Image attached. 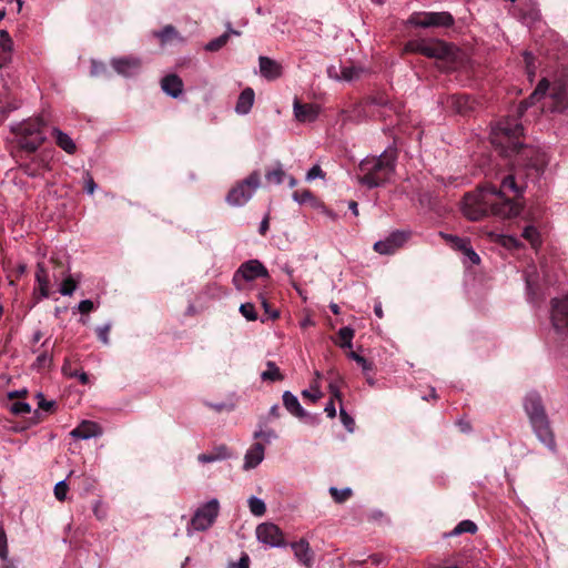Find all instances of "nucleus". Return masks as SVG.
Wrapping results in <instances>:
<instances>
[{
	"instance_id": "1",
	"label": "nucleus",
	"mask_w": 568,
	"mask_h": 568,
	"mask_svg": "<svg viewBox=\"0 0 568 568\" xmlns=\"http://www.w3.org/2000/svg\"><path fill=\"white\" fill-rule=\"evenodd\" d=\"M550 90V98L556 102V109H562L568 105V77L560 78L550 87L546 79L539 81L534 92L517 106L515 116H507L499 121L491 129V144L499 149L505 156L518 154L521 150L526 153L530 149L524 148L521 142L524 128L519 122V116L531 105L542 99L546 92Z\"/></svg>"
},
{
	"instance_id": "2",
	"label": "nucleus",
	"mask_w": 568,
	"mask_h": 568,
	"mask_svg": "<svg viewBox=\"0 0 568 568\" xmlns=\"http://www.w3.org/2000/svg\"><path fill=\"white\" fill-rule=\"evenodd\" d=\"M491 196L501 199V194L497 187L486 184L478 187L476 192L467 193L463 200V213L471 221H479L489 214L503 219H510L519 215L521 211L520 204L515 201L496 202Z\"/></svg>"
},
{
	"instance_id": "3",
	"label": "nucleus",
	"mask_w": 568,
	"mask_h": 568,
	"mask_svg": "<svg viewBox=\"0 0 568 568\" xmlns=\"http://www.w3.org/2000/svg\"><path fill=\"white\" fill-rule=\"evenodd\" d=\"M396 159L397 151L393 148L386 149L379 156L364 159L359 164L364 173L359 183L369 189L385 184L395 172Z\"/></svg>"
},
{
	"instance_id": "4",
	"label": "nucleus",
	"mask_w": 568,
	"mask_h": 568,
	"mask_svg": "<svg viewBox=\"0 0 568 568\" xmlns=\"http://www.w3.org/2000/svg\"><path fill=\"white\" fill-rule=\"evenodd\" d=\"M524 408L537 438L549 449L555 450V436L539 394L529 392L525 397Z\"/></svg>"
},
{
	"instance_id": "5",
	"label": "nucleus",
	"mask_w": 568,
	"mask_h": 568,
	"mask_svg": "<svg viewBox=\"0 0 568 568\" xmlns=\"http://www.w3.org/2000/svg\"><path fill=\"white\" fill-rule=\"evenodd\" d=\"M44 122L41 118H32L11 124V132L17 136L20 149L36 152L45 141L43 132Z\"/></svg>"
},
{
	"instance_id": "6",
	"label": "nucleus",
	"mask_w": 568,
	"mask_h": 568,
	"mask_svg": "<svg viewBox=\"0 0 568 568\" xmlns=\"http://www.w3.org/2000/svg\"><path fill=\"white\" fill-rule=\"evenodd\" d=\"M406 53H419L430 59L452 62L455 59V47L438 39H413L404 47Z\"/></svg>"
},
{
	"instance_id": "7",
	"label": "nucleus",
	"mask_w": 568,
	"mask_h": 568,
	"mask_svg": "<svg viewBox=\"0 0 568 568\" xmlns=\"http://www.w3.org/2000/svg\"><path fill=\"white\" fill-rule=\"evenodd\" d=\"M261 176L257 171L252 172L246 179L234 185L226 195V202L231 206H243L254 195L260 186Z\"/></svg>"
},
{
	"instance_id": "8",
	"label": "nucleus",
	"mask_w": 568,
	"mask_h": 568,
	"mask_svg": "<svg viewBox=\"0 0 568 568\" xmlns=\"http://www.w3.org/2000/svg\"><path fill=\"white\" fill-rule=\"evenodd\" d=\"M219 513L220 503L216 498H213L200 506L186 527L187 536H191L194 531H204L209 529L214 524Z\"/></svg>"
},
{
	"instance_id": "9",
	"label": "nucleus",
	"mask_w": 568,
	"mask_h": 568,
	"mask_svg": "<svg viewBox=\"0 0 568 568\" xmlns=\"http://www.w3.org/2000/svg\"><path fill=\"white\" fill-rule=\"evenodd\" d=\"M454 17L447 12H414L407 23L418 28H449L454 24Z\"/></svg>"
},
{
	"instance_id": "10",
	"label": "nucleus",
	"mask_w": 568,
	"mask_h": 568,
	"mask_svg": "<svg viewBox=\"0 0 568 568\" xmlns=\"http://www.w3.org/2000/svg\"><path fill=\"white\" fill-rule=\"evenodd\" d=\"M258 277L268 278V271L258 260H250L241 264L234 273L233 284L237 290H242V281L251 282Z\"/></svg>"
},
{
	"instance_id": "11",
	"label": "nucleus",
	"mask_w": 568,
	"mask_h": 568,
	"mask_svg": "<svg viewBox=\"0 0 568 568\" xmlns=\"http://www.w3.org/2000/svg\"><path fill=\"white\" fill-rule=\"evenodd\" d=\"M551 323L558 334L568 331V295L551 300Z\"/></svg>"
},
{
	"instance_id": "12",
	"label": "nucleus",
	"mask_w": 568,
	"mask_h": 568,
	"mask_svg": "<svg viewBox=\"0 0 568 568\" xmlns=\"http://www.w3.org/2000/svg\"><path fill=\"white\" fill-rule=\"evenodd\" d=\"M256 537L260 542L270 547L278 548L285 546L283 531L272 523H263L256 527Z\"/></svg>"
},
{
	"instance_id": "13",
	"label": "nucleus",
	"mask_w": 568,
	"mask_h": 568,
	"mask_svg": "<svg viewBox=\"0 0 568 568\" xmlns=\"http://www.w3.org/2000/svg\"><path fill=\"white\" fill-rule=\"evenodd\" d=\"M408 237V232L395 231L385 240L377 241L374 244V250L379 254H393L405 244Z\"/></svg>"
},
{
	"instance_id": "14",
	"label": "nucleus",
	"mask_w": 568,
	"mask_h": 568,
	"mask_svg": "<svg viewBox=\"0 0 568 568\" xmlns=\"http://www.w3.org/2000/svg\"><path fill=\"white\" fill-rule=\"evenodd\" d=\"M364 69L357 65H341L338 68L331 65L327 69V74L331 79L336 81L352 82L361 78L364 73Z\"/></svg>"
},
{
	"instance_id": "15",
	"label": "nucleus",
	"mask_w": 568,
	"mask_h": 568,
	"mask_svg": "<svg viewBox=\"0 0 568 568\" xmlns=\"http://www.w3.org/2000/svg\"><path fill=\"white\" fill-rule=\"evenodd\" d=\"M294 116L298 122H314L318 114L320 108L313 103H301L297 99L293 103Z\"/></svg>"
},
{
	"instance_id": "16",
	"label": "nucleus",
	"mask_w": 568,
	"mask_h": 568,
	"mask_svg": "<svg viewBox=\"0 0 568 568\" xmlns=\"http://www.w3.org/2000/svg\"><path fill=\"white\" fill-rule=\"evenodd\" d=\"M113 69L121 75L131 77L139 72L141 60L133 57H124L112 59Z\"/></svg>"
},
{
	"instance_id": "17",
	"label": "nucleus",
	"mask_w": 568,
	"mask_h": 568,
	"mask_svg": "<svg viewBox=\"0 0 568 568\" xmlns=\"http://www.w3.org/2000/svg\"><path fill=\"white\" fill-rule=\"evenodd\" d=\"M75 439L87 440L102 435V428L99 424L91 420H83L70 433Z\"/></svg>"
},
{
	"instance_id": "18",
	"label": "nucleus",
	"mask_w": 568,
	"mask_h": 568,
	"mask_svg": "<svg viewBox=\"0 0 568 568\" xmlns=\"http://www.w3.org/2000/svg\"><path fill=\"white\" fill-rule=\"evenodd\" d=\"M291 548L294 551V556L300 564L306 568H311L314 561V552L311 549L310 542L305 539L292 542Z\"/></svg>"
},
{
	"instance_id": "19",
	"label": "nucleus",
	"mask_w": 568,
	"mask_h": 568,
	"mask_svg": "<svg viewBox=\"0 0 568 568\" xmlns=\"http://www.w3.org/2000/svg\"><path fill=\"white\" fill-rule=\"evenodd\" d=\"M264 454L265 448L263 444L255 443L254 445H252L244 456L243 468L245 470H248L258 466L264 459Z\"/></svg>"
},
{
	"instance_id": "20",
	"label": "nucleus",
	"mask_w": 568,
	"mask_h": 568,
	"mask_svg": "<svg viewBox=\"0 0 568 568\" xmlns=\"http://www.w3.org/2000/svg\"><path fill=\"white\" fill-rule=\"evenodd\" d=\"M260 72L267 80H275L282 75V65L267 57L258 59Z\"/></svg>"
},
{
	"instance_id": "21",
	"label": "nucleus",
	"mask_w": 568,
	"mask_h": 568,
	"mask_svg": "<svg viewBox=\"0 0 568 568\" xmlns=\"http://www.w3.org/2000/svg\"><path fill=\"white\" fill-rule=\"evenodd\" d=\"M162 90L172 98H179L183 92V81L176 74H168L161 80Z\"/></svg>"
},
{
	"instance_id": "22",
	"label": "nucleus",
	"mask_w": 568,
	"mask_h": 568,
	"mask_svg": "<svg viewBox=\"0 0 568 568\" xmlns=\"http://www.w3.org/2000/svg\"><path fill=\"white\" fill-rule=\"evenodd\" d=\"M13 41L6 30H0V68L7 65L12 58Z\"/></svg>"
},
{
	"instance_id": "23",
	"label": "nucleus",
	"mask_w": 568,
	"mask_h": 568,
	"mask_svg": "<svg viewBox=\"0 0 568 568\" xmlns=\"http://www.w3.org/2000/svg\"><path fill=\"white\" fill-rule=\"evenodd\" d=\"M497 191L500 192L501 199L498 196H491L496 202L503 203L504 201H511L510 199L505 197L506 191L513 192L515 195H520L523 193V189L517 185L514 175L509 174L501 179V185Z\"/></svg>"
},
{
	"instance_id": "24",
	"label": "nucleus",
	"mask_w": 568,
	"mask_h": 568,
	"mask_svg": "<svg viewBox=\"0 0 568 568\" xmlns=\"http://www.w3.org/2000/svg\"><path fill=\"white\" fill-rule=\"evenodd\" d=\"M283 404L285 408L294 416L302 418L306 415L305 410L301 406L298 398L291 393L290 390H285L283 393Z\"/></svg>"
},
{
	"instance_id": "25",
	"label": "nucleus",
	"mask_w": 568,
	"mask_h": 568,
	"mask_svg": "<svg viewBox=\"0 0 568 568\" xmlns=\"http://www.w3.org/2000/svg\"><path fill=\"white\" fill-rule=\"evenodd\" d=\"M254 103V91L251 88L244 89L236 102L235 111L239 114H247Z\"/></svg>"
},
{
	"instance_id": "26",
	"label": "nucleus",
	"mask_w": 568,
	"mask_h": 568,
	"mask_svg": "<svg viewBox=\"0 0 568 568\" xmlns=\"http://www.w3.org/2000/svg\"><path fill=\"white\" fill-rule=\"evenodd\" d=\"M52 135L55 139V143L59 148H61L63 151H65L69 154H73L77 151V145L74 141L71 139V136L63 131H61L58 128H54L52 130Z\"/></svg>"
},
{
	"instance_id": "27",
	"label": "nucleus",
	"mask_w": 568,
	"mask_h": 568,
	"mask_svg": "<svg viewBox=\"0 0 568 568\" xmlns=\"http://www.w3.org/2000/svg\"><path fill=\"white\" fill-rule=\"evenodd\" d=\"M36 281L38 283V291L41 298H47L49 292V275L42 263L37 264Z\"/></svg>"
},
{
	"instance_id": "28",
	"label": "nucleus",
	"mask_w": 568,
	"mask_h": 568,
	"mask_svg": "<svg viewBox=\"0 0 568 568\" xmlns=\"http://www.w3.org/2000/svg\"><path fill=\"white\" fill-rule=\"evenodd\" d=\"M153 36L160 40L162 45H165L166 43L171 42L174 39H180L181 40V38L179 36V32L171 24L165 26L160 31H154Z\"/></svg>"
},
{
	"instance_id": "29",
	"label": "nucleus",
	"mask_w": 568,
	"mask_h": 568,
	"mask_svg": "<svg viewBox=\"0 0 568 568\" xmlns=\"http://www.w3.org/2000/svg\"><path fill=\"white\" fill-rule=\"evenodd\" d=\"M261 378L263 381L277 382L283 381L284 376L280 372L277 365L274 362L268 361L266 363V369L261 374Z\"/></svg>"
},
{
	"instance_id": "30",
	"label": "nucleus",
	"mask_w": 568,
	"mask_h": 568,
	"mask_svg": "<svg viewBox=\"0 0 568 568\" xmlns=\"http://www.w3.org/2000/svg\"><path fill=\"white\" fill-rule=\"evenodd\" d=\"M48 166L47 161L42 156L33 159L32 163L26 164L23 171L29 176H37L40 170H44Z\"/></svg>"
},
{
	"instance_id": "31",
	"label": "nucleus",
	"mask_w": 568,
	"mask_h": 568,
	"mask_svg": "<svg viewBox=\"0 0 568 568\" xmlns=\"http://www.w3.org/2000/svg\"><path fill=\"white\" fill-rule=\"evenodd\" d=\"M523 237L527 240L536 250L541 245L540 234L538 230L532 225H528L524 229Z\"/></svg>"
},
{
	"instance_id": "32",
	"label": "nucleus",
	"mask_w": 568,
	"mask_h": 568,
	"mask_svg": "<svg viewBox=\"0 0 568 568\" xmlns=\"http://www.w3.org/2000/svg\"><path fill=\"white\" fill-rule=\"evenodd\" d=\"M338 337L341 342H336V344L342 348H351L352 347V341L354 337V329L349 326H344L339 328L338 331Z\"/></svg>"
},
{
	"instance_id": "33",
	"label": "nucleus",
	"mask_w": 568,
	"mask_h": 568,
	"mask_svg": "<svg viewBox=\"0 0 568 568\" xmlns=\"http://www.w3.org/2000/svg\"><path fill=\"white\" fill-rule=\"evenodd\" d=\"M477 531V526L471 520H463L460 521L454 529L448 534V536H458L464 532L475 534Z\"/></svg>"
},
{
	"instance_id": "34",
	"label": "nucleus",
	"mask_w": 568,
	"mask_h": 568,
	"mask_svg": "<svg viewBox=\"0 0 568 568\" xmlns=\"http://www.w3.org/2000/svg\"><path fill=\"white\" fill-rule=\"evenodd\" d=\"M229 39H230V33L229 32H224L220 37H217V38L211 40L210 42H207L205 44V50L210 51V52H216V51L222 49L227 43Z\"/></svg>"
},
{
	"instance_id": "35",
	"label": "nucleus",
	"mask_w": 568,
	"mask_h": 568,
	"mask_svg": "<svg viewBox=\"0 0 568 568\" xmlns=\"http://www.w3.org/2000/svg\"><path fill=\"white\" fill-rule=\"evenodd\" d=\"M248 507L250 511L257 517L263 516L266 511L265 503L261 498L255 496L248 498Z\"/></svg>"
},
{
	"instance_id": "36",
	"label": "nucleus",
	"mask_w": 568,
	"mask_h": 568,
	"mask_svg": "<svg viewBox=\"0 0 568 568\" xmlns=\"http://www.w3.org/2000/svg\"><path fill=\"white\" fill-rule=\"evenodd\" d=\"M220 450H223V454H201L197 459L200 463L207 464L216 460L225 459L229 457V450L225 446H220Z\"/></svg>"
},
{
	"instance_id": "37",
	"label": "nucleus",
	"mask_w": 568,
	"mask_h": 568,
	"mask_svg": "<svg viewBox=\"0 0 568 568\" xmlns=\"http://www.w3.org/2000/svg\"><path fill=\"white\" fill-rule=\"evenodd\" d=\"M329 494L337 504H342L352 496V489L348 487L343 489L331 487Z\"/></svg>"
},
{
	"instance_id": "38",
	"label": "nucleus",
	"mask_w": 568,
	"mask_h": 568,
	"mask_svg": "<svg viewBox=\"0 0 568 568\" xmlns=\"http://www.w3.org/2000/svg\"><path fill=\"white\" fill-rule=\"evenodd\" d=\"M348 357L351 359L355 361L361 366V368L365 375H367L368 373H371L373 371V363L367 361L364 356H362L355 352H351L348 354Z\"/></svg>"
},
{
	"instance_id": "39",
	"label": "nucleus",
	"mask_w": 568,
	"mask_h": 568,
	"mask_svg": "<svg viewBox=\"0 0 568 568\" xmlns=\"http://www.w3.org/2000/svg\"><path fill=\"white\" fill-rule=\"evenodd\" d=\"M285 172L283 171L282 166L278 165L272 171H268L265 174V179L268 183L273 184H281L284 181Z\"/></svg>"
},
{
	"instance_id": "40",
	"label": "nucleus",
	"mask_w": 568,
	"mask_h": 568,
	"mask_svg": "<svg viewBox=\"0 0 568 568\" xmlns=\"http://www.w3.org/2000/svg\"><path fill=\"white\" fill-rule=\"evenodd\" d=\"M372 103L383 109V111L381 112V115L383 116H388V111L397 112V108L394 104L389 103L388 100H386L383 97L373 99Z\"/></svg>"
},
{
	"instance_id": "41",
	"label": "nucleus",
	"mask_w": 568,
	"mask_h": 568,
	"mask_svg": "<svg viewBox=\"0 0 568 568\" xmlns=\"http://www.w3.org/2000/svg\"><path fill=\"white\" fill-rule=\"evenodd\" d=\"M240 313L247 320V321H255L257 318V313L255 311V306L252 303H243L240 306Z\"/></svg>"
},
{
	"instance_id": "42",
	"label": "nucleus",
	"mask_w": 568,
	"mask_h": 568,
	"mask_svg": "<svg viewBox=\"0 0 568 568\" xmlns=\"http://www.w3.org/2000/svg\"><path fill=\"white\" fill-rule=\"evenodd\" d=\"M77 288V283L72 277H67L63 280L60 286V293L64 296H70Z\"/></svg>"
},
{
	"instance_id": "43",
	"label": "nucleus",
	"mask_w": 568,
	"mask_h": 568,
	"mask_svg": "<svg viewBox=\"0 0 568 568\" xmlns=\"http://www.w3.org/2000/svg\"><path fill=\"white\" fill-rule=\"evenodd\" d=\"M254 438H262L266 444L271 443L272 439L277 437L276 433L273 429L264 430L262 426L254 433Z\"/></svg>"
},
{
	"instance_id": "44",
	"label": "nucleus",
	"mask_w": 568,
	"mask_h": 568,
	"mask_svg": "<svg viewBox=\"0 0 568 568\" xmlns=\"http://www.w3.org/2000/svg\"><path fill=\"white\" fill-rule=\"evenodd\" d=\"M339 382H342V378L339 375H336V379H333L329 382L328 389H329V393L332 394L333 399H337V400L342 402V393H341L339 384H338Z\"/></svg>"
},
{
	"instance_id": "45",
	"label": "nucleus",
	"mask_w": 568,
	"mask_h": 568,
	"mask_svg": "<svg viewBox=\"0 0 568 568\" xmlns=\"http://www.w3.org/2000/svg\"><path fill=\"white\" fill-rule=\"evenodd\" d=\"M339 418L344 427L352 433L354 430L355 420L343 407L339 408Z\"/></svg>"
},
{
	"instance_id": "46",
	"label": "nucleus",
	"mask_w": 568,
	"mask_h": 568,
	"mask_svg": "<svg viewBox=\"0 0 568 568\" xmlns=\"http://www.w3.org/2000/svg\"><path fill=\"white\" fill-rule=\"evenodd\" d=\"M52 362V357L47 353V352H42L41 354H39L33 363V367L37 368V369H41V368H44L47 366H49Z\"/></svg>"
},
{
	"instance_id": "47",
	"label": "nucleus",
	"mask_w": 568,
	"mask_h": 568,
	"mask_svg": "<svg viewBox=\"0 0 568 568\" xmlns=\"http://www.w3.org/2000/svg\"><path fill=\"white\" fill-rule=\"evenodd\" d=\"M68 489H69V487H68L65 479L57 483L54 486L55 498L60 501H63L67 498Z\"/></svg>"
},
{
	"instance_id": "48",
	"label": "nucleus",
	"mask_w": 568,
	"mask_h": 568,
	"mask_svg": "<svg viewBox=\"0 0 568 568\" xmlns=\"http://www.w3.org/2000/svg\"><path fill=\"white\" fill-rule=\"evenodd\" d=\"M293 200L300 204H304L313 200V194L308 190L295 191L293 193Z\"/></svg>"
},
{
	"instance_id": "49",
	"label": "nucleus",
	"mask_w": 568,
	"mask_h": 568,
	"mask_svg": "<svg viewBox=\"0 0 568 568\" xmlns=\"http://www.w3.org/2000/svg\"><path fill=\"white\" fill-rule=\"evenodd\" d=\"M11 412L16 415L28 414L31 412V406L24 402H17L12 404Z\"/></svg>"
},
{
	"instance_id": "50",
	"label": "nucleus",
	"mask_w": 568,
	"mask_h": 568,
	"mask_svg": "<svg viewBox=\"0 0 568 568\" xmlns=\"http://www.w3.org/2000/svg\"><path fill=\"white\" fill-rule=\"evenodd\" d=\"M8 556V542L4 529L0 526V558L6 559Z\"/></svg>"
},
{
	"instance_id": "51",
	"label": "nucleus",
	"mask_w": 568,
	"mask_h": 568,
	"mask_svg": "<svg viewBox=\"0 0 568 568\" xmlns=\"http://www.w3.org/2000/svg\"><path fill=\"white\" fill-rule=\"evenodd\" d=\"M324 175H325V174H324L323 170L321 169V166H320V165H317V164H315V165H313V166L307 171V173H306V180H307V181H313V180H315V179H317V178L323 179V178H324Z\"/></svg>"
},
{
	"instance_id": "52",
	"label": "nucleus",
	"mask_w": 568,
	"mask_h": 568,
	"mask_svg": "<svg viewBox=\"0 0 568 568\" xmlns=\"http://www.w3.org/2000/svg\"><path fill=\"white\" fill-rule=\"evenodd\" d=\"M37 397L39 399V402H38L39 408H41L45 412H50L55 405L54 400H47L42 393H38Z\"/></svg>"
},
{
	"instance_id": "53",
	"label": "nucleus",
	"mask_w": 568,
	"mask_h": 568,
	"mask_svg": "<svg viewBox=\"0 0 568 568\" xmlns=\"http://www.w3.org/2000/svg\"><path fill=\"white\" fill-rule=\"evenodd\" d=\"M110 325L109 324H105L103 326H99L97 328V334H98V337L99 339L103 343V344H109V332H110Z\"/></svg>"
},
{
	"instance_id": "54",
	"label": "nucleus",
	"mask_w": 568,
	"mask_h": 568,
	"mask_svg": "<svg viewBox=\"0 0 568 568\" xmlns=\"http://www.w3.org/2000/svg\"><path fill=\"white\" fill-rule=\"evenodd\" d=\"M302 396L304 398H308L310 400H312L313 403H315L316 400H318L323 394L322 392L316 387L312 390H308V389H305L302 392Z\"/></svg>"
},
{
	"instance_id": "55",
	"label": "nucleus",
	"mask_w": 568,
	"mask_h": 568,
	"mask_svg": "<svg viewBox=\"0 0 568 568\" xmlns=\"http://www.w3.org/2000/svg\"><path fill=\"white\" fill-rule=\"evenodd\" d=\"M463 253L465 254V256L475 265L479 264L480 263V257L479 255L473 250V247L470 245H468L464 251Z\"/></svg>"
},
{
	"instance_id": "56",
	"label": "nucleus",
	"mask_w": 568,
	"mask_h": 568,
	"mask_svg": "<svg viewBox=\"0 0 568 568\" xmlns=\"http://www.w3.org/2000/svg\"><path fill=\"white\" fill-rule=\"evenodd\" d=\"M97 184L92 178V175L87 172L84 178V190L88 194H93L95 191Z\"/></svg>"
},
{
	"instance_id": "57",
	"label": "nucleus",
	"mask_w": 568,
	"mask_h": 568,
	"mask_svg": "<svg viewBox=\"0 0 568 568\" xmlns=\"http://www.w3.org/2000/svg\"><path fill=\"white\" fill-rule=\"evenodd\" d=\"M62 369L65 375H69L71 377L77 376L79 378V381L81 382V384H83V385L88 384L89 376L87 375V373L82 372V373L78 374L77 372H69L67 365H64Z\"/></svg>"
},
{
	"instance_id": "58",
	"label": "nucleus",
	"mask_w": 568,
	"mask_h": 568,
	"mask_svg": "<svg viewBox=\"0 0 568 568\" xmlns=\"http://www.w3.org/2000/svg\"><path fill=\"white\" fill-rule=\"evenodd\" d=\"M93 308H94V305H93V302L91 300H83L78 305V310L82 314H87V313L91 312Z\"/></svg>"
},
{
	"instance_id": "59",
	"label": "nucleus",
	"mask_w": 568,
	"mask_h": 568,
	"mask_svg": "<svg viewBox=\"0 0 568 568\" xmlns=\"http://www.w3.org/2000/svg\"><path fill=\"white\" fill-rule=\"evenodd\" d=\"M324 412L329 418H334L336 416V408L333 398H331L329 402L325 405Z\"/></svg>"
},
{
	"instance_id": "60",
	"label": "nucleus",
	"mask_w": 568,
	"mask_h": 568,
	"mask_svg": "<svg viewBox=\"0 0 568 568\" xmlns=\"http://www.w3.org/2000/svg\"><path fill=\"white\" fill-rule=\"evenodd\" d=\"M235 568H250V558L246 554H244L237 562L232 564Z\"/></svg>"
},
{
	"instance_id": "61",
	"label": "nucleus",
	"mask_w": 568,
	"mask_h": 568,
	"mask_svg": "<svg viewBox=\"0 0 568 568\" xmlns=\"http://www.w3.org/2000/svg\"><path fill=\"white\" fill-rule=\"evenodd\" d=\"M454 246L460 250L462 252L469 245V242L466 239H462L459 236L454 237L453 242Z\"/></svg>"
},
{
	"instance_id": "62",
	"label": "nucleus",
	"mask_w": 568,
	"mask_h": 568,
	"mask_svg": "<svg viewBox=\"0 0 568 568\" xmlns=\"http://www.w3.org/2000/svg\"><path fill=\"white\" fill-rule=\"evenodd\" d=\"M270 227V214L267 213L260 223V234L265 235Z\"/></svg>"
},
{
	"instance_id": "63",
	"label": "nucleus",
	"mask_w": 568,
	"mask_h": 568,
	"mask_svg": "<svg viewBox=\"0 0 568 568\" xmlns=\"http://www.w3.org/2000/svg\"><path fill=\"white\" fill-rule=\"evenodd\" d=\"M104 70H105V65L103 63L95 62V61L92 62V68H91V74L92 75H99Z\"/></svg>"
},
{
	"instance_id": "64",
	"label": "nucleus",
	"mask_w": 568,
	"mask_h": 568,
	"mask_svg": "<svg viewBox=\"0 0 568 568\" xmlns=\"http://www.w3.org/2000/svg\"><path fill=\"white\" fill-rule=\"evenodd\" d=\"M101 501H97L93 507V513L97 516L98 519L102 520L105 518V511L101 509Z\"/></svg>"
}]
</instances>
